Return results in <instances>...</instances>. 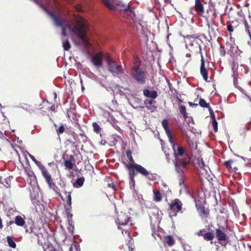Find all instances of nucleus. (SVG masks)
<instances>
[{
  "instance_id": "1",
  "label": "nucleus",
  "mask_w": 251,
  "mask_h": 251,
  "mask_svg": "<svg viewBox=\"0 0 251 251\" xmlns=\"http://www.w3.org/2000/svg\"><path fill=\"white\" fill-rule=\"evenodd\" d=\"M56 4V0H36V2L53 20L56 26L62 28V35L66 36L68 34H74L79 37L86 46H89V42L87 31L89 29V24L81 16L74 15V21L67 20L58 8L53 9L51 12L49 8L51 2Z\"/></svg>"
},
{
  "instance_id": "2",
  "label": "nucleus",
  "mask_w": 251,
  "mask_h": 251,
  "mask_svg": "<svg viewBox=\"0 0 251 251\" xmlns=\"http://www.w3.org/2000/svg\"><path fill=\"white\" fill-rule=\"evenodd\" d=\"M174 152L175 160L174 161L176 172L179 175H181L186 165L189 163V161L183 157L184 153V149L181 146L176 145L174 141L170 142Z\"/></svg>"
},
{
  "instance_id": "3",
  "label": "nucleus",
  "mask_w": 251,
  "mask_h": 251,
  "mask_svg": "<svg viewBox=\"0 0 251 251\" xmlns=\"http://www.w3.org/2000/svg\"><path fill=\"white\" fill-rule=\"evenodd\" d=\"M104 4L111 10L121 12L123 16L126 18L134 19L135 14L128 5L118 2L116 0H102Z\"/></svg>"
},
{
  "instance_id": "4",
  "label": "nucleus",
  "mask_w": 251,
  "mask_h": 251,
  "mask_svg": "<svg viewBox=\"0 0 251 251\" xmlns=\"http://www.w3.org/2000/svg\"><path fill=\"white\" fill-rule=\"evenodd\" d=\"M130 75L132 78L139 84L144 85L146 81V73L138 65H133L131 69Z\"/></svg>"
},
{
  "instance_id": "5",
  "label": "nucleus",
  "mask_w": 251,
  "mask_h": 251,
  "mask_svg": "<svg viewBox=\"0 0 251 251\" xmlns=\"http://www.w3.org/2000/svg\"><path fill=\"white\" fill-rule=\"evenodd\" d=\"M106 61L108 71L114 75L118 76L124 74V69L121 64H118L109 57L106 58Z\"/></svg>"
},
{
  "instance_id": "6",
  "label": "nucleus",
  "mask_w": 251,
  "mask_h": 251,
  "mask_svg": "<svg viewBox=\"0 0 251 251\" xmlns=\"http://www.w3.org/2000/svg\"><path fill=\"white\" fill-rule=\"evenodd\" d=\"M182 205L181 202L178 199H176L172 201L170 204V216H176V213L181 209Z\"/></svg>"
},
{
  "instance_id": "7",
  "label": "nucleus",
  "mask_w": 251,
  "mask_h": 251,
  "mask_svg": "<svg viewBox=\"0 0 251 251\" xmlns=\"http://www.w3.org/2000/svg\"><path fill=\"white\" fill-rule=\"evenodd\" d=\"M150 219H151V225H152L153 221L154 222V224H157V227H158V224H159L160 220L161 219V217H160V215L159 214V212L158 210H156V213H154L153 214H152V216H150ZM155 228V226H151V229L152 231V235L153 236V237L155 239H156V236H158L159 235L157 233L156 231H155V229H154Z\"/></svg>"
},
{
  "instance_id": "8",
  "label": "nucleus",
  "mask_w": 251,
  "mask_h": 251,
  "mask_svg": "<svg viewBox=\"0 0 251 251\" xmlns=\"http://www.w3.org/2000/svg\"><path fill=\"white\" fill-rule=\"evenodd\" d=\"M39 168L41 170L42 175L48 183L49 187H53L54 185V182L50 173L43 165H40Z\"/></svg>"
},
{
  "instance_id": "9",
  "label": "nucleus",
  "mask_w": 251,
  "mask_h": 251,
  "mask_svg": "<svg viewBox=\"0 0 251 251\" xmlns=\"http://www.w3.org/2000/svg\"><path fill=\"white\" fill-rule=\"evenodd\" d=\"M103 54L100 52L96 53L91 58V62L95 66L99 68L102 66Z\"/></svg>"
},
{
  "instance_id": "10",
  "label": "nucleus",
  "mask_w": 251,
  "mask_h": 251,
  "mask_svg": "<svg viewBox=\"0 0 251 251\" xmlns=\"http://www.w3.org/2000/svg\"><path fill=\"white\" fill-rule=\"evenodd\" d=\"M216 236L217 238V240L220 244L222 245H224L223 244V242L226 241L228 239V237L226 234L222 230L221 228H217L216 229Z\"/></svg>"
},
{
  "instance_id": "11",
  "label": "nucleus",
  "mask_w": 251,
  "mask_h": 251,
  "mask_svg": "<svg viewBox=\"0 0 251 251\" xmlns=\"http://www.w3.org/2000/svg\"><path fill=\"white\" fill-rule=\"evenodd\" d=\"M24 226L26 232L33 233L34 235H37V233L34 231V223L32 220H27Z\"/></svg>"
},
{
  "instance_id": "12",
  "label": "nucleus",
  "mask_w": 251,
  "mask_h": 251,
  "mask_svg": "<svg viewBox=\"0 0 251 251\" xmlns=\"http://www.w3.org/2000/svg\"><path fill=\"white\" fill-rule=\"evenodd\" d=\"M201 67H200V72L202 76L203 79L208 81V73L206 68L205 67V63L202 56H201Z\"/></svg>"
},
{
  "instance_id": "13",
  "label": "nucleus",
  "mask_w": 251,
  "mask_h": 251,
  "mask_svg": "<svg viewBox=\"0 0 251 251\" xmlns=\"http://www.w3.org/2000/svg\"><path fill=\"white\" fill-rule=\"evenodd\" d=\"M130 218L127 217L124 214H122V215H120L119 217L117 219L116 222L119 225V226H125L128 224ZM118 227L119 228H121L120 226Z\"/></svg>"
},
{
  "instance_id": "14",
  "label": "nucleus",
  "mask_w": 251,
  "mask_h": 251,
  "mask_svg": "<svg viewBox=\"0 0 251 251\" xmlns=\"http://www.w3.org/2000/svg\"><path fill=\"white\" fill-rule=\"evenodd\" d=\"M195 9L197 13L201 16L204 13V7L201 0H195Z\"/></svg>"
},
{
  "instance_id": "15",
  "label": "nucleus",
  "mask_w": 251,
  "mask_h": 251,
  "mask_svg": "<svg viewBox=\"0 0 251 251\" xmlns=\"http://www.w3.org/2000/svg\"><path fill=\"white\" fill-rule=\"evenodd\" d=\"M131 167V168L133 167L137 172L145 176H147L149 175V172L140 165L134 164Z\"/></svg>"
},
{
  "instance_id": "16",
  "label": "nucleus",
  "mask_w": 251,
  "mask_h": 251,
  "mask_svg": "<svg viewBox=\"0 0 251 251\" xmlns=\"http://www.w3.org/2000/svg\"><path fill=\"white\" fill-rule=\"evenodd\" d=\"M162 125L165 130L166 134L169 138V142H172L173 138L168 126V122L167 120H163L162 122Z\"/></svg>"
},
{
  "instance_id": "17",
  "label": "nucleus",
  "mask_w": 251,
  "mask_h": 251,
  "mask_svg": "<svg viewBox=\"0 0 251 251\" xmlns=\"http://www.w3.org/2000/svg\"><path fill=\"white\" fill-rule=\"evenodd\" d=\"M141 102V100L138 98H133L132 101L129 102L130 105L134 109H143L144 106L139 105Z\"/></svg>"
},
{
  "instance_id": "18",
  "label": "nucleus",
  "mask_w": 251,
  "mask_h": 251,
  "mask_svg": "<svg viewBox=\"0 0 251 251\" xmlns=\"http://www.w3.org/2000/svg\"><path fill=\"white\" fill-rule=\"evenodd\" d=\"M11 186V177L10 176L6 177L2 180V177L0 176V187L4 186L6 188H10Z\"/></svg>"
},
{
  "instance_id": "19",
  "label": "nucleus",
  "mask_w": 251,
  "mask_h": 251,
  "mask_svg": "<svg viewBox=\"0 0 251 251\" xmlns=\"http://www.w3.org/2000/svg\"><path fill=\"white\" fill-rule=\"evenodd\" d=\"M23 217L21 216H16L15 218V224L19 226H23L25 224V216L23 215Z\"/></svg>"
},
{
  "instance_id": "20",
  "label": "nucleus",
  "mask_w": 251,
  "mask_h": 251,
  "mask_svg": "<svg viewBox=\"0 0 251 251\" xmlns=\"http://www.w3.org/2000/svg\"><path fill=\"white\" fill-rule=\"evenodd\" d=\"M143 94L146 97L151 98L153 99L157 97V93L155 91H150L148 89H145L143 91Z\"/></svg>"
},
{
  "instance_id": "21",
  "label": "nucleus",
  "mask_w": 251,
  "mask_h": 251,
  "mask_svg": "<svg viewBox=\"0 0 251 251\" xmlns=\"http://www.w3.org/2000/svg\"><path fill=\"white\" fill-rule=\"evenodd\" d=\"M85 178L84 177H81L77 178L74 183L73 186L75 188H80L83 186Z\"/></svg>"
},
{
  "instance_id": "22",
  "label": "nucleus",
  "mask_w": 251,
  "mask_h": 251,
  "mask_svg": "<svg viewBox=\"0 0 251 251\" xmlns=\"http://www.w3.org/2000/svg\"><path fill=\"white\" fill-rule=\"evenodd\" d=\"M164 242L165 244L171 247L174 244L175 240L171 236L168 235L164 237Z\"/></svg>"
},
{
  "instance_id": "23",
  "label": "nucleus",
  "mask_w": 251,
  "mask_h": 251,
  "mask_svg": "<svg viewBox=\"0 0 251 251\" xmlns=\"http://www.w3.org/2000/svg\"><path fill=\"white\" fill-rule=\"evenodd\" d=\"M214 238V234L211 232H206L203 234V239L206 241H212Z\"/></svg>"
},
{
  "instance_id": "24",
  "label": "nucleus",
  "mask_w": 251,
  "mask_h": 251,
  "mask_svg": "<svg viewBox=\"0 0 251 251\" xmlns=\"http://www.w3.org/2000/svg\"><path fill=\"white\" fill-rule=\"evenodd\" d=\"M153 194H154L153 199L155 201L159 202L162 200L161 193L159 191H154Z\"/></svg>"
},
{
  "instance_id": "25",
  "label": "nucleus",
  "mask_w": 251,
  "mask_h": 251,
  "mask_svg": "<svg viewBox=\"0 0 251 251\" xmlns=\"http://www.w3.org/2000/svg\"><path fill=\"white\" fill-rule=\"evenodd\" d=\"M135 169H132L129 170V175L130 176V183H132L134 185V177L136 175V173L135 172Z\"/></svg>"
},
{
  "instance_id": "26",
  "label": "nucleus",
  "mask_w": 251,
  "mask_h": 251,
  "mask_svg": "<svg viewBox=\"0 0 251 251\" xmlns=\"http://www.w3.org/2000/svg\"><path fill=\"white\" fill-rule=\"evenodd\" d=\"M232 160H227L226 161L225 163H224V165L226 166V167L228 169V170L230 171H233L234 172H236V170H234V169L235 170H237L236 169V168H234V169H233L232 168V167L231 166L232 163Z\"/></svg>"
},
{
  "instance_id": "27",
  "label": "nucleus",
  "mask_w": 251,
  "mask_h": 251,
  "mask_svg": "<svg viewBox=\"0 0 251 251\" xmlns=\"http://www.w3.org/2000/svg\"><path fill=\"white\" fill-rule=\"evenodd\" d=\"M45 251H56L57 250L53 247L52 245L50 243H48L47 245H45L43 247Z\"/></svg>"
},
{
  "instance_id": "28",
  "label": "nucleus",
  "mask_w": 251,
  "mask_h": 251,
  "mask_svg": "<svg viewBox=\"0 0 251 251\" xmlns=\"http://www.w3.org/2000/svg\"><path fill=\"white\" fill-rule=\"evenodd\" d=\"M153 102L152 100H149L148 101L145 102L146 107L149 110L153 111L155 109V107L152 105Z\"/></svg>"
},
{
  "instance_id": "29",
  "label": "nucleus",
  "mask_w": 251,
  "mask_h": 251,
  "mask_svg": "<svg viewBox=\"0 0 251 251\" xmlns=\"http://www.w3.org/2000/svg\"><path fill=\"white\" fill-rule=\"evenodd\" d=\"M7 241L8 245L13 248H15L16 247V244L15 242L12 240V239L10 236L7 237Z\"/></svg>"
},
{
  "instance_id": "30",
  "label": "nucleus",
  "mask_w": 251,
  "mask_h": 251,
  "mask_svg": "<svg viewBox=\"0 0 251 251\" xmlns=\"http://www.w3.org/2000/svg\"><path fill=\"white\" fill-rule=\"evenodd\" d=\"M63 40V47L64 50H69L70 49V44L69 42L66 39H62Z\"/></svg>"
},
{
  "instance_id": "31",
  "label": "nucleus",
  "mask_w": 251,
  "mask_h": 251,
  "mask_svg": "<svg viewBox=\"0 0 251 251\" xmlns=\"http://www.w3.org/2000/svg\"><path fill=\"white\" fill-rule=\"evenodd\" d=\"M65 167L69 170L73 169L74 164L70 160H67L64 161Z\"/></svg>"
},
{
  "instance_id": "32",
  "label": "nucleus",
  "mask_w": 251,
  "mask_h": 251,
  "mask_svg": "<svg viewBox=\"0 0 251 251\" xmlns=\"http://www.w3.org/2000/svg\"><path fill=\"white\" fill-rule=\"evenodd\" d=\"M199 105L202 107L207 108L209 107V104L207 103L203 99H200L199 100Z\"/></svg>"
},
{
  "instance_id": "33",
  "label": "nucleus",
  "mask_w": 251,
  "mask_h": 251,
  "mask_svg": "<svg viewBox=\"0 0 251 251\" xmlns=\"http://www.w3.org/2000/svg\"><path fill=\"white\" fill-rule=\"evenodd\" d=\"M187 39L189 40V45L191 46H194V43L196 44L197 45H198V43L197 42V40L194 39L193 37L188 36L187 37Z\"/></svg>"
},
{
  "instance_id": "34",
  "label": "nucleus",
  "mask_w": 251,
  "mask_h": 251,
  "mask_svg": "<svg viewBox=\"0 0 251 251\" xmlns=\"http://www.w3.org/2000/svg\"><path fill=\"white\" fill-rule=\"evenodd\" d=\"M179 112L184 118H187V115L186 112V108L184 106H181L179 108Z\"/></svg>"
},
{
  "instance_id": "35",
  "label": "nucleus",
  "mask_w": 251,
  "mask_h": 251,
  "mask_svg": "<svg viewBox=\"0 0 251 251\" xmlns=\"http://www.w3.org/2000/svg\"><path fill=\"white\" fill-rule=\"evenodd\" d=\"M93 129H94V131L96 132L97 133H99L100 131V127L99 125L96 123H94L93 124Z\"/></svg>"
},
{
  "instance_id": "36",
  "label": "nucleus",
  "mask_w": 251,
  "mask_h": 251,
  "mask_svg": "<svg viewBox=\"0 0 251 251\" xmlns=\"http://www.w3.org/2000/svg\"><path fill=\"white\" fill-rule=\"evenodd\" d=\"M50 189H52L53 190V191L55 192L56 195H57L58 196H59L61 198H62V195L59 192V189L55 186V184L54 183V185L52 187H49Z\"/></svg>"
},
{
  "instance_id": "37",
  "label": "nucleus",
  "mask_w": 251,
  "mask_h": 251,
  "mask_svg": "<svg viewBox=\"0 0 251 251\" xmlns=\"http://www.w3.org/2000/svg\"><path fill=\"white\" fill-rule=\"evenodd\" d=\"M120 137L117 135H113L111 136L110 138L111 140V142L113 145H115L118 142V139Z\"/></svg>"
},
{
  "instance_id": "38",
  "label": "nucleus",
  "mask_w": 251,
  "mask_h": 251,
  "mask_svg": "<svg viewBox=\"0 0 251 251\" xmlns=\"http://www.w3.org/2000/svg\"><path fill=\"white\" fill-rule=\"evenodd\" d=\"M65 193L66 194H68L67 203L69 206H71V204H72V201H71L72 198H71V193H70V192L68 193L66 191H65Z\"/></svg>"
},
{
  "instance_id": "39",
  "label": "nucleus",
  "mask_w": 251,
  "mask_h": 251,
  "mask_svg": "<svg viewBox=\"0 0 251 251\" xmlns=\"http://www.w3.org/2000/svg\"><path fill=\"white\" fill-rule=\"evenodd\" d=\"M75 249V251H80L79 245L78 244H75L72 245L69 249L70 251H73V250Z\"/></svg>"
},
{
  "instance_id": "40",
  "label": "nucleus",
  "mask_w": 251,
  "mask_h": 251,
  "mask_svg": "<svg viewBox=\"0 0 251 251\" xmlns=\"http://www.w3.org/2000/svg\"><path fill=\"white\" fill-rule=\"evenodd\" d=\"M58 135L63 133L65 131V127L63 125H61L58 129H56Z\"/></svg>"
},
{
  "instance_id": "41",
  "label": "nucleus",
  "mask_w": 251,
  "mask_h": 251,
  "mask_svg": "<svg viewBox=\"0 0 251 251\" xmlns=\"http://www.w3.org/2000/svg\"><path fill=\"white\" fill-rule=\"evenodd\" d=\"M212 124L214 131L217 132L218 131V123L217 122L216 119H214V120L212 121Z\"/></svg>"
},
{
  "instance_id": "42",
  "label": "nucleus",
  "mask_w": 251,
  "mask_h": 251,
  "mask_svg": "<svg viewBox=\"0 0 251 251\" xmlns=\"http://www.w3.org/2000/svg\"><path fill=\"white\" fill-rule=\"evenodd\" d=\"M146 177L149 179L153 180H155L156 179L157 176H156V174H149V175L147 176H146Z\"/></svg>"
},
{
  "instance_id": "43",
  "label": "nucleus",
  "mask_w": 251,
  "mask_h": 251,
  "mask_svg": "<svg viewBox=\"0 0 251 251\" xmlns=\"http://www.w3.org/2000/svg\"><path fill=\"white\" fill-rule=\"evenodd\" d=\"M205 231L206 230L205 229H202L197 232L196 234H197L199 236H202L203 237V234H204Z\"/></svg>"
},
{
  "instance_id": "44",
  "label": "nucleus",
  "mask_w": 251,
  "mask_h": 251,
  "mask_svg": "<svg viewBox=\"0 0 251 251\" xmlns=\"http://www.w3.org/2000/svg\"><path fill=\"white\" fill-rule=\"evenodd\" d=\"M75 9L76 11L79 12L83 11L82 6L80 4L75 5Z\"/></svg>"
},
{
  "instance_id": "45",
  "label": "nucleus",
  "mask_w": 251,
  "mask_h": 251,
  "mask_svg": "<svg viewBox=\"0 0 251 251\" xmlns=\"http://www.w3.org/2000/svg\"><path fill=\"white\" fill-rule=\"evenodd\" d=\"M16 212H17V211L16 210V208L15 207L10 208L8 209V213L7 214V216L9 217L10 214H9V213H12Z\"/></svg>"
},
{
  "instance_id": "46",
  "label": "nucleus",
  "mask_w": 251,
  "mask_h": 251,
  "mask_svg": "<svg viewBox=\"0 0 251 251\" xmlns=\"http://www.w3.org/2000/svg\"><path fill=\"white\" fill-rule=\"evenodd\" d=\"M126 155L127 158L130 161H133V159L131 156V152L130 151H127L126 152Z\"/></svg>"
},
{
  "instance_id": "47",
  "label": "nucleus",
  "mask_w": 251,
  "mask_h": 251,
  "mask_svg": "<svg viewBox=\"0 0 251 251\" xmlns=\"http://www.w3.org/2000/svg\"><path fill=\"white\" fill-rule=\"evenodd\" d=\"M30 157L31 158V159L39 167L40 166V165H42L41 163L37 161L34 157L31 155H29Z\"/></svg>"
},
{
  "instance_id": "48",
  "label": "nucleus",
  "mask_w": 251,
  "mask_h": 251,
  "mask_svg": "<svg viewBox=\"0 0 251 251\" xmlns=\"http://www.w3.org/2000/svg\"><path fill=\"white\" fill-rule=\"evenodd\" d=\"M199 166L202 168H203L205 166L204 162L202 158L199 161Z\"/></svg>"
},
{
  "instance_id": "49",
  "label": "nucleus",
  "mask_w": 251,
  "mask_h": 251,
  "mask_svg": "<svg viewBox=\"0 0 251 251\" xmlns=\"http://www.w3.org/2000/svg\"><path fill=\"white\" fill-rule=\"evenodd\" d=\"M140 65L139 59L138 58H134V65H138V67Z\"/></svg>"
},
{
  "instance_id": "50",
  "label": "nucleus",
  "mask_w": 251,
  "mask_h": 251,
  "mask_svg": "<svg viewBox=\"0 0 251 251\" xmlns=\"http://www.w3.org/2000/svg\"><path fill=\"white\" fill-rule=\"evenodd\" d=\"M117 87H118V91L117 93H118L121 96H125V95L124 92L122 90H121L120 89V86H117Z\"/></svg>"
},
{
  "instance_id": "51",
  "label": "nucleus",
  "mask_w": 251,
  "mask_h": 251,
  "mask_svg": "<svg viewBox=\"0 0 251 251\" xmlns=\"http://www.w3.org/2000/svg\"><path fill=\"white\" fill-rule=\"evenodd\" d=\"M13 224H15L14 221H6L7 226H8L10 225Z\"/></svg>"
},
{
  "instance_id": "52",
  "label": "nucleus",
  "mask_w": 251,
  "mask_h": 251,
  "mask_svg": "<svg viewBox=\"0 0 251 251\" xmlns=\"http://www.w3.org/2000/svg\"><path fill=\"white\" fill-rule=\"evenodd\" d=\"M113 127L119 132L122 131L121 129L117 125H113Z\"/></svg>"
},
{
  "instance_id": "53",
  "label": "nucleus",
  "mask_w": 251,
  "mask_h": 251,
  "mask_svg": "<svg viewBox=\"0 0 251 251\" xmlns=\"http://www.w3.org/2000/svg\"><path fill=\"white\" fill-rule=\"evenodd\" d=\"M227 28L229 32H232L233 31V28L231 25H228Z\"/></svg>"
},
{
  "instance_id": "54",
  "label": "nucleus",
  "mask_w": 251,
  "mask_h": 251,
  "mask_svg": "<svg viewBox=\"0 0 251 251\" xmlns=\"http://www.w3.org/2000/svg\"><path fill=\"white\" fill-rule=\"evenodd\" d=\"M74 227V226H70L69 227H68L69 230L71 232V233H73Z\"/></svg>"
},
{
  "instance_id": "55",
  "label": "nucleus",
  "mask_w": 251,
  "mask_h": 251,
  "mask_svg": "<svg viewBox=\"0 0 251 251\" xmlns=\"http://www.w3.org/2000/svg\"><path fill=\"white\" fill-rule=\"evenodd\" d=\"M207 108L208 109V110L210 113V115L212 113H214L213 110L212 109V108H211V107L209 105V107H207Z\"/></svg>"
},
{
  "instance_id": "56",
  "label": "nucleus",
  "mask_w": 251,
  "mask_h": 251,
  "mask_svg": "<svg viewBox=\"0 0 251 251\" xmlns=\"http://www.w3.org/2000/svg\"><path fill=\"white\" fill-rule=\"evenodd\" d=\"M201 211L202 212L203 214H205L206 213L205 208L203 206L201 208Z\"/></svg>"
},
{
  "instance_id": "57",
  "label": "nucleus",
  "mask_w": 251,
  "mask_h": 251,
  "mask_svg": "<svg viewBox=\"0 0 251 251\" xmlns=\"http://www.w3.org/2000/svg\"><path fill=\"white\" fill-rule=\"evenodd\" d=\"M210 116L212 118V121H213L214 119H216L214 113H212L211 114H210Z\"/></svg>"
},
{
  "instance_id": "58",
  "label": "nucleus",
  "mask_w": 251,
  "mask_h": 251,
  "mask_svg": "<svg viewBox=\"0 0 251 251\" xmlns=\"http://www.w3.org/2000/svg\"><path fill=\"white\" fill-rule=\"evenodd\" d=\"M80 83H81V89L82 91H83L84 90V86H83V84H82V79H80Z\"/></svg>"
},
{
  "instance_id": "59",
  "label": "nucleus",
  "mask_w": 251,
  "mask_h": 251,
  "mask_svg": "<svg viewBox=\"0 0 251 251\" xmlns=\"http://www.w3.org/2000/svg\"><path fill=\"white\" fill-rule=\"evenodd\" d=\"M162 185L163 187H164L165 188H166L167 187V184L164 182H162Z\"/></svg>"
},
{
  "instance_id": "60",
  "label": "nucleus",
  "mask_w": 251,
  "mask_h": 251,
  "mask_svg": "<svg viewBox=\"0 0 251 251\" xmlns=\"http://www.w3.org/2000/svg\"><path fill=\"white\" fill-rule=\"evenodd\" d=\"M106 143V141H105V140H104V141L102 140V141H101V142H100V144H101V145H105Z\"/></svg>"
},
{
  "instance_id": "61",
  "label": "nucleus",
  "mask_w": 251,
  "mask_h": 251,
  "mask_svg": "<svg viewBox=\"0 0 251 251\" xmlns=\"http://www.w3.org/2000/svg\"><path fill=\"white\" fill-rule=\"evenodd\" d=\"M189 104L190 105H194V106H198V104H195V103H192V102H189Z\"/></svg>"
},
{
  "instance_id": "62",
  "label": "nucleus",
  "mask_w": 251,
  "mask_h": 251,
  "mask_svg": "<svg viewBox=\"0 0 251 251\" xmlns=\"http://www.w3.org/2000/svg\"><path fill=\"white\" fill-rule=\"evenodd\" d=\"M128 249L129 251H132L133 250V248H132L130 246H128Z\"/></svg>"
},
{
  "instance_id": "63",
  "label": "nucleus",
  "mask_w": 251,
  "mask_h": 251,
  "mask_svg": "<svg viewBox=\"0 0 251 251\" xmlns=\"http://www.w3.org/2000/svg\"><path fill=\"white\" fill-rule=\"evenodd\" d=\"M213 17H214V18H215V17H216L217 14H216V13L215 10H214V13H213Z\"/></svg>"
},
{
  "instance_id": "64",
  "label": "nucleus",
  "mask_w": 251,
  "mask_h": 251,
  "mask_svg": "<svg viewBox=\"0 0 251 251\" xmlns=\"http://www.w3.org/2000/svg\"><path fill=\"white\" fill-rule=\"evenodd\" d=\"M126 233H127V234H128V235H129V232H128V231L127 230H126Z\"/></svg>"
}]
</instances>
